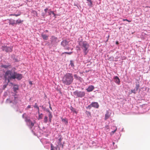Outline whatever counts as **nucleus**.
Returning a JSON list of instances; mask_svg holds the SVG:
<instances>
[{"instance_id": "603ef678", "label": "nucleus", "mask_w": 150, "mask_h": 150, "mask_svg": "<svg viewBox=\"0 0 150 150\" xmlns=\"http://www.w3.org/2000/svg\"><path fill=\"white\" fill-rule=\"evenodd\" d=\"M47 111L49 113V112H50L49 110H47Z\"/></svg>"}, {"instance_id": "864d4df0", "label": "nucleus", "mask_w": 150, "mask_h": 150, "mask_svg": "<svg viewBox=\"0 0 150 150\" xmlns=\"http://www.w3.org/2000/svg\"><path fill=\"white\" fill-rule=\"evenodd\" d=\"M46 32H47V31H47V30H46Z\"/></svg>"}, {"instance_id": "5701e85b", "label": "nucleus", "mask_w": 150, "mask_h": 150, "mask_svg": "<svg viewBox=\"0 0 150 150\" xmlns=\"http://www.w3.org/2000/svg\"><path fill=\"white\" fill-rule=\"evenodd\" d=\"M62 121L64 122L65 123H68L66 119L62 118Z\"/></svg>"}, {"instance_id": "58836bf2", "label": "nucleus", "mask_w": 150, "mask_h": 150, "mask_svg": "<svg viewBox=\"0 0 150 150\" xmlns=\"http://www.w3.org/2000/svg\"><path fill=\"white\" fill-rule=\"evenodd\" d=\"M88 1L90 2L91 5H92V2L91 0H89Z\"/></svg>"}, {"instance_id": "a211bd4d", "label": "nucleus", "mask_w": 150, "mask_h": 150, "mask_svg": "<svg viewBox=\"0 0 150 150\" xmlns=\"http://www.w3.org/2000/svg\"><path fill=\"white\" fill-rule=\"evenodd\" d=\"M71 110L72 112H73L75 113L76 114H77L78 113V112L76 111V109L75 108H74L72 107H71Z\"/></svg>"}, {"instance_id": "a878e982", "label": "nucleus", "mask_w": 150, "mask_h": 150, "mask_svg": "<svg viewBox=\"0 0 150 150\" xmlns=\"http://www.w3.org/2000/svg\"><path fill=\"white\" fill-rule=\"evenodd\" d=\"M86 113L88 117L89 116H91V113L89 111H86Z\"/></svg>"}, {"instance_id": "09e8293b", "label": "nucleus", "mask_w": 150, "mask_h": 150, "mask_svg": "<svg viewBox=\"0 0 150 150\" xmlns=\"http://www.w3.org/2000/svg\"><path fill=\"white\" fill-rule=\"evenodd\" d=\"M32 122L31 121V120H30V122H28V123L29 124H30V123H31V122Z\"/></svg>"}, {"instance_id": "b1692460", "label": "nucleus", "mask_w": 150, "mask_h": 150, "mask_svg": "<svg viewBox=\"0 0 150 150\" xmlns=\"http://www.w3.org/2000/svg\"><path fill=\"white\" fill-rule=\"evenodd\" d=\"M47 117L46 116L44 118V122L45 123H47Z\"/></svg>"}, {"instance_id": "dca6fc26", "label": "nucleus", "mask_w": 150, "mask_h": 150, "mask_svg": "<svg viewBox=\"0 0 150 150\" xmlns=\"http://www.w3.org/2000/svg\"><path fill=\"white\" fill-rule=\"evenodd\" d=\"M23 21L21 19L19 18L18 20H17L16 21V24H19L21 23H22Z\"/></svg>"}, {"instance_id": "3c124183", "label": "nucleus", "mask_w": 150, "mask_h": 150, "mask_svg": "<svg viewBox=\"0 0 150 150\" xmlns=\"http://www.w3.org/2000/svg\"><path fill=\"white\" fill-rule=\"evenodd\" d=\"M50 109H51V110H52V108H51V107L50 105Z\"/></svg>"}, {"instance_id": "c9c22d12", "label": "nucleus", "mask_w": 150, "mask_h": 150, "mask_svg": "<svg viewBox=\"0 0 150 150\" xmlns=\"http://www.w3.org/2000/svg\"><path fill=\"white\" fill-rule=\"evenodd\" d=\"M91 107H92V105H91V104L90 105L88 106L87 107V108H88L90 109L91 108Z\"/></svg>"}, {"instance_id": "f257e3e1", "label": "nucleus", "mask_w": 150, "mask_h": 150, "mask_svg": "<svg viewBox=\"0 0 150 150\" xmlns=\"http://www.w3.org/2000/svg\"><path fill=\"white\" fill-rule=\"evenodd\" d=\"M16 69L15 67L12 68L11 70H7L4 75V78L5 81H7L8 82H10L11 79H16L20 80L22 78V74L18 73L16 71Z\"/></svg>"}, {"instance_id": "4c0bfd02", "label": "nucleus", "mask_w": 150, "mask_h": 150, "mask_svg": "<svg viewBox=\"0 0 150 150\" xmlns=\"http://www.w3.org/2000/svg\"><path fill=\"white\" fill-rule=\"evenodd\" d=\"M139 84H137L136 85V88H137V89H138V88H139Z\"/></svg>"}, {"instance_id": "aec40b11", "label": "nucleus", "mask_w": 150, "mask_h": 150, "mask_svg": "<svg viewBox=\"0 0 150 150\" xmlns=\"http://www.w3.org/2000/svg\"><path fill=\"white\" fill-rule=\"evenodd\" d=\"M51 150H54L55 149L57 150V148L56 147H54L52 144H51Z\"/></svg>"}, {"instance_id": "412c9836", "label": "nucleus", "mask_w": 150, "mask_h": 150, "mask_svg": "<svg viewBox=\"0 0 150 150\" xmlns=\"http://www.w3.org/2000/svg\"><path fill=\"white\" fill-rule=\"evenodd\" d=\"M70 65L72 67H74V62L73 61L71 60L70 61Z\"/></svg>"}, {"instance_id": "9d476101", "label": "nucleus", "mask_w": 150, "mask_h": 150, "mask_svg": "<svg viewBox=\"0 0 150 150\" xmlns=\"http://www.w3.org/2000/svg\"><path fill=\"white\" fill-rule=\"evenodd\" d=\"M68 42L66 41V40H64L61 42V45L64 47H65L68 45Z\"/></svg>"}, {"instance_id": "4be33fe9", "label": "nucleus", "mask_w": 150, "mask_h": 150, "mask_svg": "<svg viewBox=\"0 0 150 150\" xmlns=\"http://www.w3.org/2000/svg\"><path fill=\"white\" fill-rule=\"evenodd\" d=\"M39 117L38 118V119L40 120L42 119L43 117V115L42 114H40V113L39 112Z\"/></svg>"}, {"instance_id": "e433bc0d", "label": "nucleus", "mask_w": 150, "mask_h": 150, "mask_svg": "<svg viewBox=\"0 0 150 150\" xmlns=\"http://www.w3.org/2000/svg\"><path fill=\"white\" fill-rule=\"evenodd\" d=\"M52 14L54 16H55L56 14L54 13V11H52Z\"/></svg>"}, {"instance_id": "49530a36", "label": "nucleus", "mask_w": 150, "mask_h": 150, "mask_svg": "<svg viewBox=\"0 0 150 150\" xmlns=\"http://www.w3.org/2000/svg\"><path fill=\"white\" fill-rule=\"evenodd\" d=\"M52 119V118H49V121L50 122H51Z\"/></svg>"}, {"instance_id": "4468645a", "label": "nucleus", "mask_w": 150, "mask_h": 150, "mask_svg": "<svg viewBox=\"0 0 150 150\" xmlns=\"http://www.w3.org/2000/svg\"><path fill=\"white\" fill-rule=\"evenodd\" d=\"M110 115L109 114V112L107 111L105 115V120H106L107 119H108L109 117L110 116Z\"/></svg>"}, {"instance_id": "ea45409f", "label": "nucleus", "mask_w": 150, "mask_h": 150, "mask_svg": "<svg viewBox=\"0 0 150 150\" xmlns=\"http://www.w3.org/2000/svg\"><path fill=\"white\" fill-rule=\"evenodd\" d=\"M117 130V129H116L115 130L113 131H112L111 132L113 134H114Z\"/></svg>"}, {"instance_id": "c85d7f7f", "label": "nucleus", "mask_w": 150, "mask_h": 150, "mask_svg": "<svg viewBox=\"0 0 150 150\" xmlns=\"http://www.w3.org/2000/svg\"><path fill=\"white\" fill-rule=\"evenodd\" d=\"M72 52H65L64 53H62V54H63L64 53L67 54L69 55L71 54L72 53Z\"/></svg>"}, {"instance_id": "f704fd0d", "label": "nucleus", "mask_w": 150, "mask_h": 150, "mask_svg": "<svg viewBox=\"0 0 150 150\" xmlns=\"http://www.w3.org/2000/svg\"><path fill=\"white\" fill-rule=\"evenodd\" d=\"M48 10H49L48 9V8H46L44 9V11H45V13H46L47 12V11Z\"/></svg>"}, {"instance_id": "c756f323", "label": "nucleus", "mask_w": 150, "mask_h": 150, "mask_svg": "<svg viewBox=\"0 0 150 150\" xmlns=\"http://www.w3.org/2000/svg\"><path fill=\"white\" fill-rule=\"evenodd\" d=\"M49 118H52V116L51 112H49Z\"/></svg>"}, {"instance_id": "7ed1b4c3", "label": "nucleus", "mask_w": 150, "mask_h": 150, "mask_svg": "<svg viewBox=\"0 0 150 150\" xmlns=\"http://www.w3.org/2000/svg\"><path fill=\"white\" fill-rule=\"evenodd\" d=\"M79 45L80 46L79 50H80V48H81L84 55H86L89 51L88 50L89 46V44L86 42L82 41L79 42Z\"/></svg>"}, {"instance_id": "72a5a7b5", "label": "nucleus", "mask_w": 150, "mask_h": 150, "mask_svg": "<svg viewBox=\"0 0 150 150\" xmlns=\"http://www.w3.org/2000/svg\"><path fill=\"white\" fill-rule=\"evenodd\" d=\"M131 92L132 93H134L135 94L136 93V92L135 89H134L133 90H131Z\"/></svg>"}, {"instance_id": "a18cd8bd", "label": "nucleus", "mask_w": 150, "mask_h": 150, "mask_svg": "<svg viewBox=\"0 0 150 150\" xmlns=\"http://www.w3.org/2000/svg\"><path fill=\"white\" fill-rule=\"evenodd\" d=\"M116 44L117 45H118L119 44V42L118 41H117L116 42Z\"/></svg>"}, {"instance_id": "f03ea898", "label": "nucleus", "mask_w": 150, "mask_h": 150, "mask_svg": "<svg viewBox=\"0 0 150 150\" xmlns=\"http://www.w3.org/2000/svg\"><path fill=\"white\" fill-rule=\"evenodd\" d=\"M73 81V77L71 73H68L64 76L62 81V83L66 85H69L71 84Z\"/></svg>"}, {"instance_id": "79ce46f5", "label": "nucleus", "mask_w": 150, "mask_h": 150, "mask_svg": "<svg viewBox=\"0 0 150 150\" xmlns=\"http://www.w3.org/2000/svg\"><path fill=\"white\" fill-rule=\"evenodd\" d=\"M14 88L15 90H18V87H14Z\"/></svg>"}, {"instance_id": "20e7f679", "label": "nucleus", "mask_w": 150, "mask_h": 150, "mask_svg": "<svg viewBox=\"0 0 150 150\" xmlns=\"http://www.w3.org/2000/svg\"><path fill=\"white\" fill-rule=\"evenodd\" d=\"M74 95L78 97L82 98L85 95V93L83 91H76L73 93Z\"/></svg>"}, {"instance_id": "5fc2aeb1", "label": "nucleus", "mask_w": 150, "mask_h": 150, "mask_svg": "<svg viewBox=\"0 0 150 150\" xmlns=\"http://www.w3.org/2000/svg\"><path fill=\"white\" fill-rule=\"evenodd\" d=\"M87 0V1H88V0Z\"/></svg>"}, {"instance_id": "39448f33", "label": "nucleus", "mask_w": 150, "mask_h": 150, "mask_svg": "<svg viewBox=\"0 0 150 150\" xmlns=\"http://www.w3.org/2000/svg\"><path fill=\"white\" fill-rule=\"evenodd\" d=\"M3 51H5L6 52H11L12 51V47H8L7 46H3L2 47Z\"/></svg>"}, {"instance_id": "8fccbe9b", "label": "nucleus", "mask_w": 150, "mask_h": 150, "mask_svg": "<svg viewBox=\"0 0 150 150\" xmlns=\"http://www.w3.org/2000/svg\"><path fill=\"white\" fill-rule=\"evenodd\" d=\"M65 49L68 50H69V47H67V48H65Z\"/></svg>"}, {"instance_id": "a19ab883", "label": "nucleus", "mask_w": 150, "mask_h": 150, "mask_svg": "<svg viewBox=\"0 0 150 150\" xmlns=\"http://www.w3.org/2000/svg\"><path fill=\"white\" fill-rule=\"evenodd\" d=\"M33 13H34V14H37V12L36 11H33Z\"/></svg>"}, {"instance_id": "7c9ffc66", "label": "nucleus", "mask_w": 150, "mask_h": 150, "mask_svg": "<svg viewBox=\"0 0 150 150\" xmlns=\"http://www.w3.org/2000/svg\"><path fill=\"white\" fill-rule=\"evenodd\" d=\"M46 13H42V16H43L44 18H45L46 16H47L46 15Z\"/></svg>"}, {"instance_id": "393cba45", "label": "nucleus", "mask_w": 150, "mask_h": 150, "mask_svg": "<svg viewBox=\"0 0 150 150\" xmlns=\"http://www.w3.org/2000/svg\"><path fill=\"white\" fill-rule=\"evenodd\" d=\"M34 125V123L32 122H31L30 124V128L31 129L33 127Z\"/></svg>"}, {"instance_id": "f8f14e48", "label": "nucleus", "mask_w": 150, "mask_h": 150, "mask_svg": "<svg viewBox=\"0 0 150 150\" xmlns=\"http://www.w3.org/2000/svg\"><path fill=\"white\" fill-rule=\"evenodd\" d=\"M114 79H115V82L119 84L120 82V81L119 79L117 76H115L114 78Z\"/></svg>"}, {"instance_id": "f3484780", "label": "nucleus", "mask_w": 150, "mask_h": 150, "mask_svg": "<svg viewBox=\"0 0 150 150\" xmlns=\"http://www.w3.org/2000/svg\"><path fill=\"white\" fill-rule=\"evenodd\" d=\"M34 107L35 108H37V109L38 110V114H39V108L38 106L37 103H35V104L34 106Z\"/></svg>"}, {"instance_id": "2f4dec72", "label": "nucleus", "mask_w": 150, "mask_h": 150, "mask_svg": "<svg viewBox=\"0 0 150 150\" xmlns=\"http://www.w3.org/2000/svg\"><path fill=\"white\" fill-rule=\"evenodd\" d=\"M74 76L75 79H78V76H77V75L76 74H74Z\"/></svg>"}, {"instance_id": "ddd939ff", "label": "nucleus", "mask_w": 150, "mask_h": 150, "mask_svg": "<svg viewBox=\"0 0 150 150\" xmlns=\"http://www.w3.org/2000/svg\"><path fill=\"white\" fill-rule=\"evenodd\" d=\"M94 87L93 86H89L87 89L86 90L88 92H91L94 89Z\"/></svg>"}, {"instance_id": "423d86ee", "label": "nucleus", "mask_w": 150, "mask_h": 150, "mask_svg": "<svg viewBox=\"0 0 150 150\" xmlns=\"http://www.w3.org/2000/svg\"><path fill=\"white\" fill-rule=\"evenodd\" d=\"M57 38L54 36H52L51 38V43L54 44L57 43Z\"/></svg>"}, {"instance_id": "de8ad7c7", "label": "nucleus", "mask_w": 150, "mask_h": 150, "mask_svg": "<svg viewBox=\"0 0 150 150\" xmlns=\"http://www.w3.org/2000/svg\"><path fill=\"white\" fill-rule=\"evenodd\" d=\"M29 83V84H30V85H32V82L31 81H30Z\"/></svg>"}, {"instance_id": "c03bdc74", "label": "nucleus", "mask_w": 150, "mask_h": 150, "mask_svg": "<svg viewBox=\"0 0 150 150\" xmlns=\"http://www.w3.org/2000/svg\"><path fill=\"white\" fill-rule=\"evenodd\" d=\"M31 108V106L30 105H29L27 107V108Z\"/></svg>"}, {"instance_id": "6ab92c4d", "label": "nucleus", "mask_w": 150, "mask_h": 150, "mask_svg": "<svg viewBox=\"0 0 150 150\" xmlns=\"http://www.w3.org/2000/svg\"><path fill=\"white\" fill-rule=\"evenodd\" d=\"M21 14V13L19 12V13H18L17 14L14 13L13 14H11L10 15V16H20Z\"/></svg>"}, {"instance_id": "cd10ccee", "label": "nucleus", "mask_w": 150, "mask_h": 150, "mask_svg": "<svg viewBox=\"0 0 150 150\" xmlns=\"http://www.w3.org/2000/svg\"><path fill=\"white\" fill-rule=\"evenodd\" d=\"M48 11H49L47 12V13H48L49 15H50L52 14V11H51V9H49Z\"/></svg>"}, {"instance_id": "2eb2a0df", "label": "nucleus", "mask_w": 150, "mask_h": 150, "mask_svg": "<svg viewBox=\"0 0 150 150\" xmlns=\"http://www.w3.org/2000/svg\"><path fill=\"white\" fill-rule=\"evenodd\" d=\"M14 99L12 101V102H13L14 103H16L18 102V97L16 96H15L14 97Z\"/></svg>"}, {"instance_id": "6e6552de", "label": "nucleus", "mask_w": 150, "mask_h": 150, "mask_svg": "<svg viewBox=\"0 0 150 150\" xmlns=\"http://www.w3.org/2000/svg\"><path fill=\"white\" fill-rule=\"evenodd\" d=\"M1 67H2L7 69H10L11 68V66L9 64H8L7 65H2Z\"/></svg>"}, {"instance_id": "0eeeda50", "label": "nucleus", "mask_w": 150, "mask_h": 150, "mask_svg": "<svg viewBox=\"0 0 150 150\" xmlns=\"http://www.w3.org/2000/svg\"><path fill=\"white\" fill-rule=\"evenodd\" d=\"M91 105L92 107H94L96 108H98L99 107V105L97 102H92L91 103Z\"/></svg>"}, {"instance_id": "1a4fd4ad", "label": "nucleus", "mask_w": 150, "mask_h": 150, "mask_svg": "<svg viewBox=\"0 0 150 150\" xmlns=\"http://www.w3.org/2000/svg\"><path fill=\"white\" fill-rule=\"evenodd\" d=\"M8 20L9 24L13 26L16 24L15 21L14 20L10 19Z\"/></svg>"}, {"instance_id": "9b49d317", "label": "nucleus", "mask_w": 150, "mask_h": 150, "mask_svg": "<svg viewBox=\"0 0 150 150\" xmlns=\"http://www.w3.org/2000/svg\"><path fill=\"white\" fill-rule=\"evenodd\" d=\"M41 36L43 40H47L48 39V36L42 33L41 34Z\"/></svg>"}, {"instance_id": "37998d69", "label": "nucleus", "mask_w": 150, "mask_h": 150, "mask_svg": "<svg viewBox=\"0 0 150 150\" xmlns=\"http://www.w3.org/2000/svg\"><path fill=\"white\" fill-rule=\"evenodd\" d=\"M123 21H128V22H130V21H129L127 19H123Z\"/></svg>"}, {"instance_id": "473e14b6", "label": "nucleus", "mask_w": 150, "mask_h": 150, "mask_svg": "<svg viewBox=\"0 0 150 150\" xmlns=\"http://www.w3.org/2000/svg\"><path fill=\"white\" fill-rule=\"evenodd\" d=\"M59 144H61V141L62 140V139L61 138H60L59 139Z\"/></svg>"}, {"instance_id": "bb28decb", "label": "nucleus", "mask_w": 150, "mask_h": 150, "mask_svg": "<svg viewBox=\"0 0 150 150\" xmlns=\"http://www.w3.org/2000/svg\"><path fill=\"white\" fill-rule=\"evenodd\" d=\"M30 119L28 118L27 117L25 118V120L26 122L28 123L29 122H30Z\"/></svg>"}]
</instances>
